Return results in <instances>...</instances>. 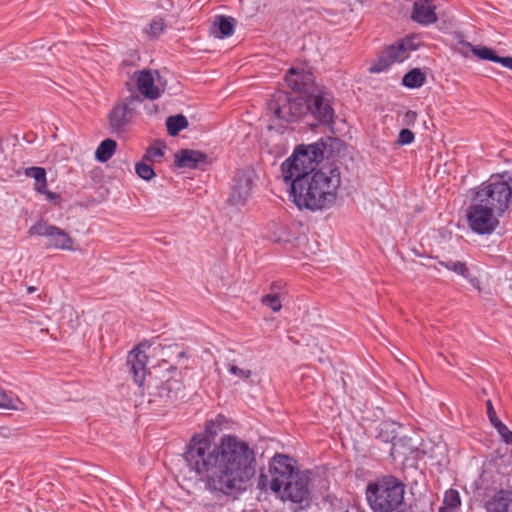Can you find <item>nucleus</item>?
Returning <instances> with one entry per match:
<instances>
[{
    "label": "nucleus",
    "instance_id": "f3484780",
    "mask_svg": "<svg viewBox=\"0 0 512 512\" xmlns=\"http://www.w3.org/2000/svg\"><path fill=\"white\" fill-rule=\"evenodd\" d=\"M157 395L166 403L173 404L185 397L184 384L177 378H169L157 388Z\"/></svg>",
    "mask_w": 512,
    "mask_h": 512
},
{
    "label": "nucleus",
    "instance_id": "4c0bfd02",
    "mask_svg": "<svg viewBox=\"0 0 512 512\" xmlns=\"http://www.w3.org/2000/svg\"><path fill=\"white\" fill-rule=\"evenodd\" d=\"M269 293H274V294L278 295L279 297H282L283 295L287 294L286 282H284L282 280L273 281L270 284V292Z\"/></svg>",
    "mask_w": 512,
    "mask_h": 512
},
{
    "label": "nucleus",
    "instance_id": "f03ea898",
    "mask_svg": "<svg viewBox=\"0 0 512 512\" xmlns=\"http://www.w3.org/2000/svg\"><path fill=\"white\" fill-rule=\"evenodd\" d=\"M338 140L321 138L312 144L298 145L281 165L284 182L289 185V198L299 210L318 211L332 207L341 185V172L335 163H325L328 148Z\"/></svg>",
    "mask_w": 512,
    "mask_h": 512
},
{
    "label": "nucleus",
    "instance_id": "3c124183",
    "mask_svg": "<svg viewBox=\"0 0 512 512\" xmlns=\"http://www.w3.org/2000/svg\"><path fill=\"white\" fill-rule=\"evenodd\" d=\"M399 512H402V511H399Z\"/></svg>",
    "mask_w": 512,
    "mask_h": 512
},
{
    "label": "nucleus",
    "instance_id": "a19ab883",
    "mask_svg": "<svg viewBox=\"0 0 512 512\" xmlns=\"http://www.w3.org/2000/svg\"><path fill=\"white\" fill-rule=\"evenodd\" d=\"M486 410H487L488 418H489L491 424L493 425V427H495L497 425V423L502 422L497 417L496 411L494 410V407H493V404H492L491 400H487L486 401Z\"/></svg>",
    "mask_w": 512,
    "mask_h": 512
},
{
    "label": "nucleus",
    "instance_id": "79ce46f5",
    "mask_svg": "<svg viewBox=\"0 0 512 512\" xmlns=\"http://www.w3.org/2000/svg\"><path fill=\"white\" fill-rule=\"evenodd\" d=\"M495 63H500L503 67L508 68L512 71V57L511 56H505L501 57L496 55V59L494 61Z\"/></svg>",
    "mask_w": 512,
    "mask_h": 512
},
{
    "label": "nucleus",
    "instance_id": "20e7f679",
    "mask_svg": "<svg viewBox=\"0 0 512 512\" xmlns=\"http://www.w3.org/2000/svg\"><path fill=\"white\" fill-rule=\"evenodd\" d=\"M404 484L387 476L367 486L366 498L375 512H392L403 504Z\"/></svg>",
    "mask_w": 512,
    "mask_h": 512
},
{
    "label": "nucleus",
    "instance_id": "de8ad7c7",
    "mask_svg": "<svg viewBox=\"0 0 512 512\" xmlns=\"http://www.w3.org/2000/svg\"><path fill=\"white\" fill-rule=\"evenodd\" d=\"M131 64H132V63H131V62H129L128 60H123V61H122V65H124V66H128V65H131Z\"/></svg>",
    "mask_w": 512,
    "mask_h": 512
},
{
    "label": "nucleus",
    "instance_id": "6e6552de",
    "mask_svg": "<svg viewBox=\"0 0 512 512\" xmlns=\"http://www.w3.org/2000/svg\"><path fill=\"white\" fill-rule=\"evenodd\" d=\"M478 201L472 196L466 211L468 226L478 235H490L499 226V218L502 216H498L495 210Z\"/></svg>",
    "mask_w": 512,
    "mask_h": 512
},
{
    "label": "nucleus",
    "instance_id": "a211bd4d",
    "mask_svg": "<svg viewBox=\"0 0 512 512\" xmlns=\"http://www.w3.org/2000/svg\"><path fill=\"white\" fill-rule=\"evenodd\" d=\"M438 264L448 271L454 272L455 274L464 278L474 289L481 290L480 279L470 272L467 262L464 261H453V260H440Z\"/></svg>",
    "mask_w": 512,
    "mask_h": 512
},
{
    "label": "nucleus",
    "instance_id": "7ed1b4c3",
    "mask_svg": "<svg viewBox=\"0 0 512 512\" xmlns=\"http://www.w3.org/2000/svg\"><path fill=\"white\" fill-rule=\"evenodd\" d=\"M334 96L325 87L318 86L305 96H292L278 90L268 102L269 112L286 123L303 121L311 128L334 123Z\"/></svg>",
    "mask_w": 512,
    "mask_h": 512
},
{
    "label": "nucleus",
    "instance_id": "49530a36",
    "mask_svg": "<svg viewBox=\"0 0 512 512\" xmlns=\"http://www.w3.org/2000/svg\"><path fill=\"white\" fill-rule=\"evenodd\" d=\"M216 424L218 425V427H220V429L222 430L223 426L227 423V419L224 415L222 414H218L215 418H214Z\"/></svg>",
    "mask_w": 512,
    "mask_h": 512
},
{
    "label": "nucleus",
    "instance_id": "4468645a",
    "mask_svg": "<svg viewBox=\"0 0 512 512\" xmlns=\"http://www.w3.org/2000/svg\"><path fill=\"white\" fill-rule=\"evenodd\" d=\"M148 356L140 349V345L136 346L127 356L126 365L128 372L134 383L142 388L147 374Z\"/></svg>",
    "mask_w": 512,
    "mask_h": 512
},
{
    "label": "nucleus",
    "instance_id": "ddd939ff",
    "mask_svg": "<svg viewBox=\"0 0 512 512\" xmlns=\"http://www.w3.org/2000/svg\"><path fill=\"white\" fill-rule=\"evenodd\" d=\"M175 166L180 169L205 170L211 161L208 155L199 150L180 149L174 155Z\"/></svg>",
    "mask_w": 512,
    "mask_h": 512
},
{
    "label": "nucleus",
    "instance_id": "4be33fe9",
    "mask_svg": "<svg viewBox=\"0 0 512 512\" xmlns=\"http://www.w3.org/2000/svg\"><path fill=\"white\" fill-rule=\"evenodd\" d=\"M24 174L34 179V190L36 193L46 191L47 173L45 168L38 166L28 167L25 168Z\"/></svg>",
    "mask_w": 512,
    "mask_h": 512
},
{
    "label": "nucleus",
    "instance_id": "1a4fd4ad",
    "mask_svg": "<svg viewBox=\"0 0 512 512\" xmlns=\"http://www.w3.org/2000/svg\"><path fill=\"white\" fill-rule=\"evenodd\" d=\"M311 474L309 470L298 471L296 475L283 482L281 492L279 493L281 499L296 504L307 502L310 499L309 485Z\"/></svg>",
    "mask_w": 512,
    "mask_h": 512
},
{
    "label": "nucleus",
    "instance_id": "cd10ccee",
    "mask_svg": "<svg viewBox=\"0 0 512 512\" xmlns=\"http://www.w3.org/2000/svg\"><path fill=\"white\" fill-rule=\"evenodd\" d=\"M464 47L470 50L475 56H477L481 60H489L494 62L496 59V51L492 48L486 46H473L471 43L466 41H461Z\"/></svg>",
    "mask_w": 512,
    "mask_h": 512
},
{
    "label": "nucleus",
    "instance_id": "09e8293b",
    "mask_svg": "<svg viewBox=\"0 0 512 512\" xmlns=\"http://www.w3.org/2000/svg\"><path fill=\"white\" fill-rule=\"evenodd\" d=\"M156 109L155 105H153V109L152 108H149L148 110V114H152L153 111Z\"/></svg>",
    "mask_w": 512,
    "mask_h": 512
},
{
    "label": "nucleus",
    "instance_id": "473e14b6",
    "mask_svg": "<svg viewBox=\"0 0 512 512\" xmlns=\"http://www.w3.org/2000/svg\"><path fill=\"white\" fill-rule=\"evenodd\" d=\"M261 303L270 308L273 312H278L282 308L281 297L274 293H268L263 295L261 298Z\"/></svg>",
    "mask_w": 512,
    "mask_h": 512
},
{
    "label": "nucleus",
    "instance_id": "5701e85b",
    "mask_svg": "<svg viewBox=\"0 0 512 512\" xmlns=\"http://www.w3.org/2000/svg\"><path fill=\"white\" fill-rule=\"evenodd\" d=\"M398 436L397 425L392 421H383L377 427L376 438L383 442L393 444Z\"/></svg>",
    "mask_w": 512,
    "mask_h": 512
},
{
    "label": "nucleus",
    "instance_id": "c756f323",
    "mask_svg": "<svg viewBox=\"0 0 512 512\" xmlns=\"http://www.w3.org/2000/svg\"><path fill=\"white\" fill-rule=\"evenodd\" d=\"M443 503L445 506L439 508V512H447L448 508H457L461 505L460 494L455 489H449L445 492Z\"/></svg>",
    "mask_w": 512,
    "mask_h": 512
},
{
    "label": "nucleus",
    "instance_id": "b1692460",
    "mask_svg": "<svg viewBox=\"0 0 512 512\" xmlns=\"http://www.w3.org/2000/svg\"><path fill=\"white\" fill-rule=\"evenodd\" d=\"M426 74L420 68H413L404 74L402 85L409 89H417L424 85Z\"/></svg>",
    "mask_w": 512,
    "mask_h": 512
},
{
    "label": "nucleus",
    "instance_id": "2f4dec72",
    "mask_svg": "<svg viewBox=\"0 0 512 512\" xmlns=\"http://www.w3.org/2000/svg\"><path fill=\"white\" fill-rule=\"evenodd\" d=\"M166 28V24L163 18L153 19L148 27L145 29L147 35L152 38L158 37Z\"/></svg>",
    "mask_w": 512,
    "mask_h": 512
},
{
    "label": "nucleus",
    "instance_id": "0eeeda50",
    "mask_svg": "<svg viewBox=\"0 0 512 512\" xmlns=\"http://www.w3.org/2000/svg\"><path fill=\"white\" fill-rule=\"evenodd\" d=\"M415 41V36H406L387 46L369 67V73L378 74L388 70L396 62H404L412 51L418 49Z\"/></svg>",
    "mask_w": 512,
    "mask_h": 512
},
{
    "label": "nucleus",
    "instance_id": "2eb2a0df",
    "mask_svg": "<svg viewBox=\"0 0 512 512\" xmlns=\"http://www.w3.org/2000/svg\"><path fill=\"white\" fill-rule=\"evenodd\" d=\"M411 19L422 26H429L436 23L438 16L433 0H415L411 12Z\"/></svg>",
    "mask_w": 512,
    "mask_h": 512
},
{
    "label": "nucleus",
    "instance_id": "f704fd0d",
    "mask_svg": "<svg viewBox=\"0 0 512 512\" xmlns=\"http://www.w3.org/2000/svg\"><path fill=\"white\" fill-rule=\"evenodd\" d=\"M164 156V151L162 148L160 147H154V146H149L144 155H143V159L145 161H149L151 163L155 162L156 159L158 158H162Z\"/></svg>",
    "mask_w": 512,
    "mask_h": 512
},
{
    "label": "nucleus",
    "instance_id": "6ab92c4d",
    "mask_svg": "<svg viewBox=\"0 0 512 512\" xmlns=\"http://www.w3.org/2000/svg\"><path fill=\"white\" fill-rule=\"evenodd\" d=\"M487 512H512V492L500 490L485 503Z\"/></svg>",
    "mask_w": 512,
    "mask_h": 512
},
{
    "label": "nucleus",
    "instance_id": "bb28decb",
    "mask_svg": "<svg viewBox=\"0 0 512 512\" xmlns=\"http://www.w3.org/2000/svg\"><path fill=\"white\" fill-rule=\"evenodd\" d=\"M188 120L182 114L169 116L166 120L167 131L170 136H176L180 131L188 127Z\"/></svg>",
    "mask_w": 512,
    "mask_h": 512
},
{
    "label": "nucleus",
    "instance_id": "8fccbe9b",
    "mask_svg": "<svg viewBox=\"0 0 512 512\" xmlns=\"http://www.w3.org/2000/svg\"><path fill=\"white\" fill-rule=\"evenodd\" d=\"M34 290H35V288H33V287L28 288V291H29V292H32V291H34Z\"/></svg>",
    "mask_w": 512,
    "mask_h": 512
},
{
    "label": "nucleus",
    "instance_id": "f8f14e48",
    "mask_svg": "<svg viewBox=\"0 0 512 512\" xmlns=\"http://www.w3.org/2000/svg\"><path fill=\"white\" fill-rule=\"evenodd\" d=\"M285 82L298 96H305L319 85L315 83V76L307 65L292 66L285 74Z\"/></svg>",
    "mask_w": 512,
    "mask_h": 512
},
{
    "label": "nucleus",
    "instance_id": "37998d69",
    "mask_svg": "<svg viewBox=\"0 0 512 512\" xmlns=\"http://www.w3.org/2000/svg\"><path fill=\"white\" fill-rule=\"evenodd\" d=\"M269 483V477L265 473H261L259 475L258 481H257V488L261 491H265L267 489Z\"/></svg>",
    "mask_w": 512,
    "mask_h": 512
},
{
    "label": "nucleus",
    "instance_id": "412c9836",
    "mask_svg": "<svg viewBox=\"0 0 512 512\" xmlns=\"http://www.w3.org/2000/svg\"><path fill=\"white\" fill-rule=\"evenodd\" d=\"M213 32L220 38L230 37L234 33L235 19L230 16L217 15L213 23Z\"/></svg>",
    "mask_w": 512,
    "mask_h": 512
},
{
    "label": "nucleus",
    "instance_id": "c9c22d12",
    "mask_svg": "<svg viewBox=\"0 0 512 512\" xmlns=\"http://www.w3.org/2000/svg\"><path fill=\"white\" fill-rule=\"evenodd\" d=\"M414 139V133L411 130L404 128L399 132L397 144L400 146L409 145L414 141Z\"/></svg>",
    "mask_w": 512,
    "mask_h": 512
},
{
    "label": "nucleus",
    "instance_id": "a18cd8bd",
    "mask_svg": "<svg viewBox=\"0 0 512 512\" xmlns=\"http://www.w3.org/2000/svg\"><path fill=\"white\" fill-rule=\"evenodd\" d=\"M169 350H174L173 352L176 353V357L178 359L187 357L186 352L183 349H180V347L175 344L168 347Z\"/></svg>",
    "mask_w": 512,
    "mask_h": 512
},
{
    "label": "nucleus",
    "instance_id": "a878e982",
    "mask_svg": "<svg viewBox=\"0 0 512 512\" xmlns=\"http://www.w3.org/2000/svg\"><path fill=\"white\" fill-rule=\"evenodd\" d=\"M413 450L412 438L408 436H397L390 448V455L394 458L406 455Z\"/></svg>",
    "mask_w": 512,
    "mask_h": 512
},
{
    "label": "nucleus",
    "instance_id": "9b49d317",
    "mask_svg": "<svg viewBox=\"0 0 512 512\" xmlns=\"http://www.w3.org/2000/svg\"><path fill=\"white\" fill-rule=\"evenodd\" d=\"M295 461L284 454H276L269 463V472L272 475L270 481V489L275 493H280L283 482L289 480L293 475L298 473Z\"/></svg>",
    "mask_w": 512,
    "mask_h": 512
},
{
    "label": "nucleus",
    "instance_id": "7c9ffc66",
    "mask_svg": "<svg viewBox=\"0 0 512 512\" xmlns=\"http://www.w3.org/2000/svg\"><path fill=\"white\" fill-rule=\"evenodd\" d=\"M135 172L138 177L146 181L151 180L156 175L151 162L145 161L143 158L135 165Z\"/></svg>",
    "mask_w": 512,
    "mask_h": 512
},
{
    "label": "nucleus",
    "instance_id": "9d476101",
    "mask_svg": "<svg viewBox=\"0 0 512 512\" xmlns=\"http://www.w3.org/2000/svg\"><path fill=\"white\" fill-rule=\"evenodd\" d=\"M254 187V172L249 169L239 170L232 178L228 197L231 206L243 207L251 198Z\"/></svg>",
    "mask_w": 512,
    "mask_h": 512
},
{
    "label": "nucleus",
    "instance_id": "dca6fc26",
    "mask_svg": "<svg viewBox=\"0 0 512 512\" xmlns=\"http://www.w3.org/2000/svg\"><path fill=\"white\" fill-rule=\"evenodd\" d=\"M135 75H137V89L142 99L155 100L161 96L162 92L160 88L155 85V80L150 70L144 69L135 72Z\"/></svg>",
    "mask_w": 512,
    "mask_h": 512
},
{
    "label": "nucleus",
    "instance_id": "aec40b11",
    "mask_svg": "<svg viewBox=\"0 0 512 512\" xmlns=\"http://www.w3.org/2000/svg\"><path fill=\"white\" fill-rule=\"evenodd\" d=\"M46 238L49 241V246L53 248L62 250L72 249V238L67 232L57 226L52 225V227L49 228V232Z\"/></svg>",
    "mask_w": 512,
    "mask_h": 512
},
{
    "label": "nucleus",
    "instance_id": "c03bdc74",
    "mask_svg": "<svg viewBox=\"0 0 512 512\" xmlns=\"http://www.w3.org/2000/svg\"><path fill=\"white\" fill-rule=\"evenodd\" d=\"M416 119H417V113L413 110H408V111H406V113L404 115L403 122L406 125H413L416 122Z\"/></svg>",
    "mask_w": 512,
    "mask_h": 512
},
{
    "label": "nucleus",
    "instance_id": "39448f33",
    "mask_svg": "<svg viewBox=\"0 0 512 512\" xmlns=\"http://www.w3.org/2000/svg\"><path fill=\"white\" fill-rule=\"evenodd\" d=\"M507 173L494 174L478 186L473 197L482 204L491 207L498 216H503L512 200V188L506 179Z\"/></svg>",
    "mask_w": 512,
    "mask_h": 512
},
{
    "label": "nucleus",
    "instance_id": "393cba45",
    "mask_svg": "<svg viewBox=\"0 0 512 512\" xmlns=\"http://www.w3.org/2000/svg\"><path fill=\"white\" fill-rule=\"evenodd\" d=\"M117 142L113 139H105L100 142L96 151L95 159L100 163L107 162L116 152Z\"/></svg>",
    "mask_w": 512,
    "mask_h": 512
},
{
    "label": "nucleus",
    "instance_id": "72a5a7b5",
    "mask_svg": "<svg viewBox=\"0 0 512 512\" xmlns=\"http://www.w3.org/2000/svg\"><path fill=\"white\" fill-rule=\"evenodd\" d=\"M52 225L48 224L44 220L40 219L38 222H36L34 225H32L29 230L28 234L29 236H44L47 237L49 228H51Z\"/></svg>",
    "mask_w": 512,
    "mask_h": 512
},
{
    "label": "nucleus",
    "instance_id": "ea45409f",
    "mask_svg": "<svg viewBox=\"0 0 512 512\" xmlns=\"http://www.w3.org/2000/svg\"><path fill=\"white\" fill-rule=\"evenodd\" d=\"M229 373L238 376L241 379H248L252 375V371L249 369H242L236 365H230L228 368Z\"/></svg>",
    "mask_w": 512,
    "mask_h": 512
},
{
    "label": "nucleus",
    "instance_id": "f257e3e1",
    "mask_svg": "<svg viewBox=\"0 0 512 512\" xmlns=\"http://www.w3.org/2000/svg\"><path fill=\"white\" fill-rule=\"evenodd\" d=\"M204 428L206 435H194L183 458L190 470L205 477V489L212 495L237 499L256 475V451L247 441L232 434L213 442L221 431L214 419L206 421Z\"/></svg>",
    "mask_w": 512,
    "mask_h": 512
},
{
    "label": "nucleus",
    "instance_id": "58836bf2",
    "mask_svg": "<svg viewBox=\"0 0 512 512\" xmlns=\"http://www.w3.org/2000/svg\"><path fill=\"white\" fill-rule=\"evenodd\" d=\"M40 195H45L46 200L54 206H60L62 197L59 193L52 192L46 187V191L39 192Z\"/></svg>",
    "mask_w": 512,
    "mask_h": 512
},
{
    "label": "nucleus",
    "instance_id": "e433bc0d",
    "mask_svg": "<svg viewBox=\"0 0 512 512\" xmlns=\"http://www.w3.org/2000/svg\"><path fill=\"white\" fill-rule=\"evenodd\" d=\"M494 428L497 430L506 444H512V432L503 422L497 423Z\"/></svg>",
    "mask_w": 512,
    "mask_h": 512
},
{
    "label": "nucleus",
    "instance_id": "c85d7f7f",
    "mask_svg": "<svg viewBox=\"0 0 512 512\" xmlns=\"http://www.w3.org/2000/svg\"><path fill=\"white\" fill-rule=\"evenodd\" d=\"M21 404L20 399L12 392H7L0 388V408L8 410H18Z\"/></svg>",
    "mask_w": 512,
    "mask_h": 512
},
{
    "label": "nucleus",
    "instance_id": "423d86ee",
    "mask_svg": "<svg viewBox=\"0 0 512 512\" xmlns=\"http://www.w3.org/2000/svg\"><path fill=\"white\" fill-rule=\"evenodd\" d=\"M127 86L131 94L119 99L108 113L109 127L112 133L117 135L127 131L138 114V106L143 102L141 96L130 87L129 83Z\"/></svg>",
    "mask_w": 512,
    "mask_h": 512
}]
</instances>
